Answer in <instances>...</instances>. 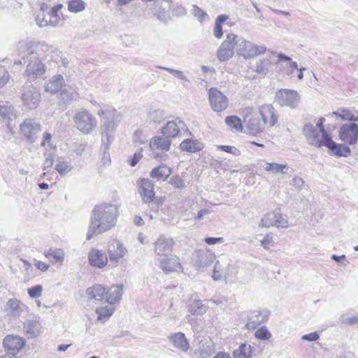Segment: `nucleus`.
<instances>
[{
  "label": "nucleus",
  "mask_w": 358,
  "mask_h": 358,
  "mask_svg": "<svg viewBox=\"0 0 358 358\" xmlns=\"http://www.w3.org/2000/svg\"><path fill=\"white\" fill-rule=\"evenodd\" d=\"M118 215V208L115 204L102 203L96 205L92 211L87 239L112 229L116 225Z\"/></svg>",
  "instance_id": "f257e3e1"
},
{
  "label": "nucleus",
  "mask_w": 358,
  "mask_h": 358,
  "mask_svg": "<svg viewBox=\"0 0 358 358\" xmlns=\"http://www.w3.org/2000/svg\"><path fill=\"white\" fill-rule=\"evenodd\" d=\"M97 115L101 121L102 144L104 149L108 150L114 139L118 122L121 119V115L115 109L109 107L105 109H99Z\"/></svg>",
  "instance_id": "f03ea898"
},
{
  "label": "nucleus",
  "mask_w": 358,
  "mask_h": 358,
  "mask_svg": "<svg viewBox=\"0 0 358 358\" xmlns=\"http://www.w3.org/2000/svg\"><path fill=\"white\" fill-rule=\"evenodd\" d=\"M235 52L245 59L252 58L263 54L266 51L264 45H257L244 39L243 37L234 34Z\"/></svg>",
  "instance_id": "7ed1b4c3"
},
{
  "label": "nucleus",
  "mask_w": 358,
  "mask_h": 358,
  "mask_svg": "<svg viewBox=\"0 0 358 358\" xmlns=\"http://www.w3.org/2000/svg\"><path fill=\"white\" fill-rule=\"evenodd\" d=\"M76 128L83 134H91L97 127V120L88 110L82 108L73 116Z\"/></svg>",
  "instance_id": "20e7f679"
},
{
  "label": "nucleus",
  "mask_w": 358,
  "mask_h": 358,
  "mask_svg": "<svg viewBox=\"0 0 358 358\" xmlns=\"http://www.w3.org/2000/svg\"><path fill=\"white\" fill-rule=\"evenodd\" d=\"M303 134L308 143L316 148L325 146L330 139L327 132H321L312 124H306L303 128Z\"/></svg>",
  "instance_id": "39448f33"
},
{
  "label": "nucleus",
  "mask_w": 358,
  "mask_h": 358,
  "mask_svg": "<svg viewBox=\"0 0 358 358\" xmlns=\"http://www.w3.org/2000/svg\"><path fill=\"white\" fill-rule=\"evenodd\" d=\"M171 141L162 135L155 136L150 142L149 146L152 151V155L158 161H165L167 158L166 152L170 150Z\"/></svg>",
  "instance_id": "423d86ee"
},
{
  "label": "nucleus",
  "mask_w": 358,
  "mask_h": 358,
  "mask_svg": "<svg viewBox=\"0 0 358 358\" xmlns=\"http://www.w3.org/2000/svg\"><path fill=\"white\" fill-rule=\"evenodd\" d=\"M3 311L8 320L14 321L28 313L29 308L17 299L12 298L6 301Z\"/></svg>",
  "instance_id": "0eeeda50"
},
{
  "label": "nucleus",
  "mask_w": 358,
  "mask_h": 358,
  "mask_svg": "<svg viewBox=\"0 0 358 358\" xmlns=\"http://www.w3.org/2000/svg\"><path fill=\"white\" fill-rule=\"evenodd\" d=\"M62 7V5H58L50 9L48 12H45L43 9V6H41L40 11L36 17V22L38 26L40 27L57 26L60 19L57 12Z\"/></svg>",
  "instance_id": "6e6552de"
},
{
  "label": "nucleus",
  "mask_w": 358,
  "mask_h": 358,
  "mask_svg": "<svg viewBox=\"0 0 358 358\" xmlns=\"http://www.w3.org/2000/svg\"><path fill=\"white\" fill-rule=\"evenodd\" d=\"M275 99L280 106L296 108L299 105L301 96L294 90L280 89L276 92Z\"/></svg>",
  "instance_id": "1a4fd4ad"
},
{
  "label": "nucleus",
  "mask_w": 358,
  "mask_h": 358,
  "mask_svg": "<svg viewBox=\"0 0 358 358\" xmlns=\"http://www.w3.org/2000/svg\"><path fill=\"white\" fill-rule=\"evenodd\" d=\"M26 341L22 336L17 335H7L3 341V348L6 352V355L12 357L16 355L24 348Z\"/></svg>",
  "instance_id": "9d476101"
},
{
  "label": "nucleus",
  "mask_w": 358,
  "mask_h": 358,
  "mask_svg": "<svg viewBox=\"0 0 358 358\" xmlns=\"http://www.w3.org/2000/svg\"><path fill=\"white\" fill-rule=\"evenodd\" d=\"M244 111L245 113L244 123L248 132L254 136L262 133L265 128L264 124L259 120L257 114H253V109L246 108Z\"/></svg>",
  "instance_id": "9b49d317"
},
{
  "label": "nucleus",
  "mask_w": 358,
  "mask_h": 358,
  "mask_svg": "<svg viewBox=\"0 0 358 358\" xmlns=\"http://www.w3.org/2000/svg\"><path fill=\"white\" fill-rule=\"evenodd\" d=\"M208 94L210 106L213 110L215 112H222L228 107V98L217 88H210Z\"/></svg>",
  "instance_id": "f8f14e48"
},
{
  "label": "nucleus",
  "mask_w": 358,
  "mask_h": 358,
  "mask_svg": "<svg viewBox=\"0 0 358 358\" xmlns=\"http://www.w3.org/2000/svg\"><path fill=\"white\" fill-rule=\"evenodd\" d=\"M0 117L6 124L8 133L13 136L15 134V124L13 123L17 117L14 107L8 102L0 104Z\"/></svg>",
  "instance_id": "ddd939ff"
},
{
  "label": "nucleus",
  "mask_w": 358,
  "mask_h": 358,
  "mask_svg": "<svg viewBox=\"0 0 358 358\" xmlns=\"http://www.w3.org/2000/svg\"><path fill=\"white\" fill-rule=\"evenodd\" d=\"M41 131V124L34 119H26L20 124V133L30 143L35 141Z\"/></svg>",
  "instance_id": "4468645a"
},
{
  "label": "nucleus",
  "mask_w": 358,
  "mask_h": 358,
  "mask_svg": "<svg viewBox=\"0 0 358 358\" xmlns=\"http://www.w3.org/2000/svg\"><path fill=\"white\" fill-rule=\"evenodd\" d=\"M41 98L40 92L33 85L24 87L21 96L23 104L31 110L38 106Z\"/></svg>",
  "instance_id": "2eb2a0df"
},
{
  "label": "nucleus",
  "mask_w": 358,
  "mask_h": 358,
  "mask_svg": "<svg viewBox=\"0 0 358 358\" xmlns=\"http://www.w3.org/2000/svg\"><path fill=\"white\" fill-rule=\"evenodd\" d=\"M340 139L350 145L357 143L358 140V125L355 122L345 123L340 127Z\"/></svg>",
  "instance_id": "dca6fc26"
},
{
  "label": "nucleus",
  "mask_w": 358,
  "mask_h": 358,
  "mask_svg": "<svg viewBox=\"0 0 358 358\" xmlns=\"http://www.w3.org/2000/svg\"><path fill=\"white\" fill-rule=\"evenodd\" d=\"M45 72V66L44 63L40 59L34 57L29 62L24 75L27 78L28 80L33 81L41 77Z\"/></svg>",
  "instance_id": "f3484780"
},
{
  "label": "nucleus",
  "mask_w": 358,
  "mask_h": 358,
  "mask_svg": "<svg viewBox=\"0 0 358 358\" xmlns=\"http://www.w3.org/2000/svg\"><path fill=\"white\" fill-rule=\"evenodd\" d=\"M107 252L112 263H119L127 254L128 250L124 244L118 240L112 241L108 245Z\"/></svg>",
  "instance_id": "a211bd4d"
},
{
  "label": "nucleus",
  "mask_w": 358,
  "mask_h": 358,
  "mask_svg": "<svg viewBox=\"0 0 358 358\" xmlns=\"http://www.w3.org/2000/svg\"><path fill=\"white\" fill-rule=\"evenodd\" d=\"M233 41H234V34H227L226 39L221 43L217 52V56L220 61L225 62L232 57L235 52V46Z\"/></svg>",
  "instance_id": "6ab92c4d"
},
{
  "label": "nucleus",
  "mask_w": 358,
  "mask_h": 358,
  "mask_svg": "<svg viewBox=\"0 0 358 358\" xmlns=\"http://www.w3.org/2000/svg\"><path fill=\"white\" fill-rule=\"evenodd\" d=\"M157 265L166 273L178 272L182 269L179 259L176 255H169L157 259Z\"/></svg>",
  "instance_id": "aec40b11"
},
{
  "label": "nucleus",
  "mask_w": 358,
  "mask_h": 358,
  "mask_svg": "<svg viewBox=\"0 0 358 358\" xmlns=\"http://www.w3.org/2000/svg\"><path fill=\"white\" fill-rule=\"evenodd\" d=\"M138 192L142 200L145 203H149L153 201L155 198L154 184L148 178H142L137 181Z\"/></svg>",
  "instance_id": "412c9836"
},
{
  "label": "nucleus",
  "mask_w": 358,
  "mask_h": 358,
  "mask_svg": "<svg viewBox=\"0 0 358 358\" xmlns=\"http://www.w3.org/2000/svg\"><path fill=\"white\" fill-rule=\"evenodd\" d=\"M173 240L171 238L161 235L154 243V252L159 257L168 255L173 247Z\"/></svg>",
  "instance_id": "4be33fe9"
},
{
  "label": "nucleus",
  "mask_w": 358,
  "mask_h": 358,
  "mask_svg": "<svg viewBox=\"0 0 358 358\" xmlns=\"http://www.w3.org/2000/svg\"><path fill=\"white\" fill-rule=\"evenodd\" d=\"M259 113L261 115L264 126L273 127L278 122V115L272 105L265 104L259 107Z\"/></svg>",
  "instance_id": "5701e85b"
},
{
  "label": "nucleus",
  "mask_w": 358,
  "mask_h": 358,
  "mask_svg": "<svg viewBox=\"0 0 358 358\" xmlns=\"http://www.w3.org/2000/svg\"><path fill=\"white\" fill-rule=\"evenodd\" d=\"M108 257L104 251L92 248L88 254V261L92 266L102 268L108 263Z\"/></svg>",
  "instance_id": "b1692460"
},
{
  "label": "nucleus",
  "mask_w": 358,
  "mask_h": 358,
  "mask_svg": "<svg viewBox=\"0 0 358 358\" xmlns=\"http://www.w3.org/2000/svg\"><path fill=\"white\" fill-rule=\"evenodd\" d=\"M185 127V122L179 118H176L174 120L169 121L162 128V135L171 140V138L176 137L180 129H182Z\"/></svg>",
  "instance_id": "393cba45"
},
{
  "label": "nucleus",
  "mask_w": 358,
  "mask_h": 358,
  "mask_svg": "<svg viewBox=\"0 0 358 358\" xmlns=\"http://www.w3.org/2000/svg\"><path fill=\"white\" fill-rule=\"evenodd\" d=\"M23 331L29 338H36L42 332V326L36 318H27L23 323Z\"/></svg>",
  "instance_id": "a878e982"
},
{
  "label": "nucleus",
  "mask_w": 358,
  "mask_h": 358,
  "mask_svg": "<svg viewBox=\"0 0 358 358\" xmlns=\"http://www.w3.org/2000/svg\"><path fill=\"white\" fill-rule=\"evenodd\" d=\"M215 258V254L209 250H199L195 254V263L199 268H204L210 265Z\"/></svg>",
  "instance_id": "bb28decb"
},
{
  "label": "nucleus",
  "mask_w": 358,
  "mask_h": 358,
  "mask_svg": "<svg viewBox=\"0 0 358 358\" xmlns=\"http://www.w3.org/2000/svg\"><path fill=\"white\" fill-rule=\"evenodd\" d=\"M327 142L328 143L326 144V147L329 148L331 155L346 157L350 153V149L348 146L341 143H336L331 138Z\"/></svg>",
  "instance_id": "cd10ccee"
},
{
  "label": "nucleus",
  "mask_w": 358,
  "mask_h": 358,
  "mask_svg": "<svg viewBox=\"0 0 358 358\" xmlns=\"http://www.w3.org/2000/svg\"><path fill=\"white\" fill-rule=\"evenodd\" d=\"M122 294L123 285H113L106 292V301L110 304L115 303L120 300Z\"/></svg>",
  "instance_id": "c85d7f7f"
},
{
  "label": "nucleus",
  "mask_w": 358,
  "mask_h": 358,
  "mask_svg": "<svg viewBox=\"0 0 358 358\" xmlns=\"http://www.w3.org/2000/svg\"><path fill=\"white\" fill-rule=\"evenodd\" d=\"M169 339L175 348L182 352H187L189 348V343L183 333H175L169 337Z\"/></svg>",
  "instance_id": "c756f323"
},
{
  "label": "nucleus",
  "mask_w": 358,
  "mask_h": 358,
  "mask_svg": "<svg viewBox=\"0 0 358 358\" xmlns=\"http://www.w3.org/2000/svg\"><path fill=\"white\" fill-rule=\"evenodd\" d=\"M180 148L182 151L196 152L203 148V144L197 139H185L180 144Z\"/></svg>",
  "instance_id": "7c9ffc66"
},
{
  "label": "nucleus",
  "mask_w": 358,
  "mask_h": 358,
  "mask_svg": "<svg viewBox=\"0 0 358 358\" xmlns=\"http://www.w3.org/2000/svg\"><path fill=\"white\" fill-rule=\"evenodd\" d=\"M229 264L227 261H217L215 264L213 278L215 280H222L227 278L228 276V268Z\"/></svg>",
  "instance_id": "2f4dec72"
},
{
  "label": "nucleus",
  "mask_w": 358,
  "mask_h": 358,
  "mask_svg": "<svg viewBox=\"0 0 358 358\" xmlns=\"http://www.w3.org/2000/svg\"><path fill=\"white\" fill-rule=\"evenodd\" d=\"M106 288L101 285H95L86 290V294L97 301H102L106 297Z\"/></svg>",
  "instance_id": "473e14b6"
},
{
  "label": "nucleus",
  "mask_w": 358,
  "mask_h": 358,
  "mask_svg": "<svg viewBox=\"0 0 358 358\" xmlns=\"http://www.w3.org/2000/svg\"><path fill=\"white\" fill-rule=\"evenodd\" d=\"M171 174V169L166 165L162 164L152 170L150 177L157 180H166Z\"/></svg>",
  "instance_id": "72a5a7b5"
},
{
  "label": "nucleus",
  "mask_w": 358,
  "mask_h": 358,
  "mask_svg": "<svg viewBox=\"0 0 358 358\" xmlns=\"http://www.w3.org/2000/svg\"><path fill=\"white\" fill-rule=\"evenodd\" d=\"M64 85V78L61 75L53 76L45 85V90L50 93L58 92Z\"/></svg>",
  "instance_id": "f704fd0d"
},
{
  "label": "nucleus",
  "mask_w": 358,
  "mask_h": 358,
  "mask_svg": "<svg viewBox=\"0 0 358 358\" xmlns=\"http://www.w3.org/2000/svg\"><path fill=\"white\" fill-rule=\"evenodd\" d=\"M270 313V310L268 309L254 310L250 317V321L256 325H259L267 321Z\"/></svg>",
  "instance_id": "c9c22d12"
},
{
  "label": "nucleus",
  "mask_w": 358,
  "mask_h": 358,
  "mask_svg": "<svg viewBox=\"0 0 358 358\" xmlns=\"http://www.w3.org/2000/svg\"><path fill=\"white\" fill-rule=\"evenodd\" d=\"M329 115H336L339 117L342 120L357 122L358 121V116L355 115L352 112L346 108H340L337 111L329 113Z\"/></svg>",
  "instance_id": "e433bc0d"
},
{
  "label": "nucleus",
  "mask_w": 358,
  "mask_h": 358,
  "mask_svg": "<svg viewBox=\"0 0 358 358\" xmlns=\"http://www.w3.org/2000/svg\"><path fill=\"white\" fill-rule=\"evenodd\" d=\"M234 358H252V347L246 343L241 344L233 352Z\"/></svg>",
  "instance_id": "4c0bfd02"
},
{
  "label": "nucleus",
  "mask_w": 358,
  "mask_h": 358,
  "mask_svg": "<svg viewBox=\"0 0 358 358\" xmlns=\"http://www.w3.org/2000/svg\"><path fill=\"white\" fill-rule=\"evenodd\" d=\"M264 169L266 171L271 172L273 173H287L288 170V166L287 164H281L277 163H268L264 162L262 165Z\"/></svg>",
  "instance_id": "58836bf2"
},
{
  "label": "nucleus",
  "mask_w": 358,
  "mask_h": 358,
  "mask_svg": "<svg viewBox=\"0 0 358 358\" xmlns=\"http://www.w3.org/2000/svg\"><path fill=\"white\" fill-rule=\"evenodd\" d=\"M278 210L266 213L262 217L261 222L259 224V227L268 228L270 227L275 226V220L278 218Z\"/></svg>",
  "instance_id": "ea45409f"
},
{
  "label": "nucleus",
  "mask_w": 358,
  "mask_h": 358,
  "mask_svg": "<svg viewBox=\"0 0 358 358\" xmlns=\"http://www.w3.org/2000/svg\"><path fill=\"white\" fill-rule=\"evenodd\" d=\"M34 41H20L17 45V50L19 54L23 55V57L31 55L33 54Z\"/></svg>",
  "instance_id": "a19ab883"
},
{
  "label": "nucleus",
  "mask_w": 358,
  "mask_h": 358,
  "mask_svg": "<svg viewBox=\"0 0 358 358\" xmlns=\"http://www.w3.org/2000/svg\"><path fill=\"white\" fill-rule=\"evenodd\" d=\"M115 308L113 307H99L96 309V313L98 315L97 320L105 322L113 314Z\"/></svg>",
  "instance_id": "79ce46f5"
},
{
  "label": "nucleus",
  "mask_w": 358,
  "mask_h": 358,
  "mask_svg": "<svg viewBox=\"0 0 358 358\" xmlns=\"http://www.w3.org/2000/svg\"><path fill=\"white\" fill-rule=\"evenodd\" d=\"M55 169L62 176H64L72 170L73 166L71 162L59 159L57 161Z\"/></svg>",
  "instance_id": "37998d69"
},
{
  "label": "nucleus",
  "mask_w": 358,
  "mask_h": 358,
  "mask_svg": "<svg viewBox=\"0 0 358 358\" xmlns=\"http://www.w3.org/2000/svg\"><path fill=\"white\" fill-rule=\"evenodd\" d=\"M207 310V307L203 304L201 300L193 301L189 306V312L193 315H201L205 313Z\"/></svg>",
  "instance_id": "c03bdc74"
},
{
  "label": "nucleus",
  "mask_w": 358,
  "mask_h": 358,
  "mask_svg": "<svg viewBox=\"0 0 358 358\" xmlns=\"http://www.w3.org/2000/svg\"><path fill=\"white\" fill-rule=\"evenodd\" d=\"M61 99L64 103L67 104L76 101L79 97V94L73 89L64 90L61 92Z\"/></svg>",
  "instance_id": "a18cd8bd"
},
{
  "label": "nucleus",
  "mask_w": 358,
  "mask_h": 358,
  "mask_svg": "<svg viewBox=\"0 0 358 358\" xmlns=\"http://www.w3.org/2000/svg\"><path fill=\"white\" fill-rule=\"evenodd\" d=\"M226 124L236 131H241L243 129L242 122L240 118L236 116H227L225 118Z\"/></svg>",
  "instance_id": "49530a36"
},
{
  "label": "nucleus",
  "mask_w": 358,
  "mask_h": 358,
  "mask_svg": "<svg viewBox=\"0 0 358 358\" xmlns=\"http://www.w3.org/2000/svg\"><path fill=\"white\" fill-rule=\"evenodd\" d=\"M46 257L52 258L55 263L62 262L64 258V253L62 250L50 249L45 254Z\"/></svg>",
  "instance_id": "de8ad7c7"
},
{
  "label": "nucleus",
  "mask_w": 358,
  "mask_h": 358,
  "mask_svg": "<svg viewBox=\"0 0 358 358\" xmlns=\"http://www.w3.org/2000/svg\"><path fill=\"white\" fill-rule=\"evenodd\" d=\"M85 8V3L82 0H71L69 1L68 9L73 13L83 11Z\"/></svg>",
  "instance_id": "09e8293b"
},
{
  "label": "nucleus",
  "mask_w": 358,
  "mask_h": 358,
  "mask_svg": "<svg viewBox=\"0 0 358 358\" xmlns=\"http://www.w3.org/2000/svg\"><path fill=\"white\" fill-rule=\"evenodd\" d=\"M148 117L153 122L160 123L165 119V113L161 109L153 110L149 113Z\"/></svg>",
  "instance_id": "8fccbe9b"
},
{
  "label": "nucleus",
  "mask_w": 358,
  "mask_h": 358,
  "mask_svg": "<svg viewBox=\"0 0 358 358\" xmlns=\"http://www.w3.org/2000/svg\"><path fill=\"white\" fill-rule=\"evenodd\" d=\"M192 14L197 18V20L201 22H203L206 20H208V14L201 10L196 5H193L192 8Z\"/></svg>",
  "instance_id": "3c124183"
},
{
  "label": "nucleus",
  "mask_w": 358,
  "mask_h": 358,
  "mask_svg": "<svg viewBox=\"0 0 358 358\" xmlns=\"http://www.w3.org/2000/svg\"><path fill=\"white\" fill-rule=\"evenodd\" d=\"M277 217L278 218L275 220V227L287 229L289 227L287 216L282 214L280 210L278 211Z\"/></svg>",
  "instance_id": "603ef678"
},
{
  "label": "nucleus",
  "mask_w": 358,
  "mask_h": 358,
  "mask_svg": "<svg viewBox=\"0 0 358 358\" xmlns=\"http://www.w3.org/2000/svg\"><path fill=\"white\" fill-rule=\"evenodd\" d=\"M255 336L261 341H267L271 337V334L266 327L263 326L255 332Z\"/></svg>",
  "instance_id": "864d4df0"
},
{
  "label": "nucleus",
  "mask_w": 358,
  "mask_h": 358,
  "mask_svg": "<svg viewBox=\"0 0 358 358\" xmlns=\"http://www.w3.org/2000/svg\"><path fill=\"white\" fill-rule=\"evenodd\" d=\"M157 67L158 69H163V70L168 71L169 73H170L175 77H176L182 80L188 81L187 76L181 71L176 70V69H171L169 67L161 66H157Z\"/></svg>",
  "instance_id": "5fc2aeb1"
},
{
  "label": "nucleus",
  "mask_w": 358,
  "mask_h": 358,
  "mask_svg": "<svg viewBox=\"0 0 358 358\" xmlns=\"http://www.w3.org/2000/svg\"><path fill=\"white\" fill-rule=\"evenodd\" d=\"M271 62L268 59H264L257 63L256 71L259 73L266 74L268 71Z\"/></svg>",
  "instance_id": "6e6d98bb"
},
{
  "label": "nucleus",
  "mask_w": 358,
  "mask_h": 358,
  "mask_svg": "<svg viewBox=\"0 0 358 358\" xmlns=\"http://www.w3.org/2000/svg\"><path fill=\"white\" fill-rule=\"evenodd\" d=\"M43 292V287L41 285H37L31 287L27 289L29 296L32 299L38 298L41 296Z\"/></svg>",
  "instance_id": "4d7b16f0"
},
{
  "label": "nucleus",
  "mask_w": 358,
  "mask_h": 358,
  "mask_svg": "<svg viewBox=\"0 0 358 358\" xmlns=\"http://www.w3.org/2000/svg\"><path fill=\"white\" fill-rule=\"evenodd\" d=\"M169 183L178 189H182L185 187L184 180L178 175L173 176L170 178Z\"/></svg>",
  "instance_id": "13d9d810"
},
{
  "label": "nucleus",
  "mask_w": 358,
  "mask_h": 358,
  "mask_svg": "<svg viewBox=\"0 0 358 358\" xmlns=\"http://www.w3.org/2000/svg\"><path fill=\"white\" fill-rule=\"evenodd\" d=\"M341 322L343 324L348 325H354L358 324V314H355L352 316L342 315L341 317Z\"/></svg>",
  "instance_id": "bf43d9fd"
},
{
  "label": "nucleus",
  "mask_w": 358,
  "mask_h": 358,
  "mask_svg": "<svg viewBox=\"0 0 358 358\" xmlns=\"http://www.w3.org/2000/svg\"><path fill=\"white\" fill-rule=\"evenodd\" d=\"M9 80V74L6 68L0 65V88L5 86Z\"/></svg>",
  "instance_id": "052dcab7"
},
{
  "label": "nucleus",
  "mask_w": 358,
  "mask_h": 358,
  "mask_svg": "<svg viewBox=\"0 0 358 358\" xmlns=\"http://www.w3.org/2000/svg\"><path fill=\"white\" fill-rule=\"evenodd\" d=\"M215 348L213 345H207L203 348L200 352L201 358H210L214 353Z\"/></svg>",
  "instance_id": "680f3d73"
},
{
  "label": "nucleus",
  "mask_w": 358,
  "mask_h": 358,
  "mask_svg": "<svg viewBox=\"0 0 358 358\" xmlns=\"http://www.w3.org/2000/svg\"><path fill=\"white\" fill-rule=\"evenodd\" d=\"M217 149L222 151L231 153L234 156L241 155V151L237 149L236 147L230 146V145H218Z\"/></svg>",
  "instance_id": "e2e57ef3"
},
{
  "label": "nucleus",
  "mask_w": 358,
  "mask_h": 358,
  "mask_svg": "<svg viewBox=\"0 0 358 358\" xmlns=\"http://www.w3.org/2000/svg\"><path fill=\"white\" fill-rule=\"evenodd\" d=\"M155 15L157 19L164 23H167L171 20L170 16L164 8L159 9Z\"/></svg>",
  "instance_id": "0e129e2a"
},
{
  "label": "nucleus",
  "mask_w": 358,
  "mask_h": 358,
  "mask_svg": "<svg viewBox=\"0 0 358 358\" xmlns=\"http://www.w3.org/2000/svg\"><path fill=\"white\" fill-rule=\"evenodd\" d=\"M187 14L186 8L182 5H176L173 8V15L176 17H182Z\"/></svg>",
  "instance_id": "69168bd1"
},
{
  "label": "nucleus",
  "mask_w": 358,
  "mask_h": 358,
  "mask_svg": "<svg viewBox=\"0 0 358 358\" xmlns=\"http://www.w3.org/2000/svg\"><path fill=\"white\" fill-rule=\"evenodd\" d=\"M45 159L43 162V169L47 170L48 169L50 168L53 165L54 162V157L53 155L51 153H45Z\"/></svg>",
  "instance_id": "338daca9"
},
{
  "label": "nucleus",
  "mask_w": 358,
  "mask_h": 358,
  "mask_svg": "<svg viewBox=\"0 0 358 358\" xmlns=\"http://www.w3.org/2000/svg\"><path fill=\"white\" fill-rule=\"evenodd\" d=\"M52 135L48 132H45L43 136L41 145L43 147L48 146L50 149L55 148L51 143Z\"/></svg>",
  "instance_id": "774afa93"
}]
</instances>
